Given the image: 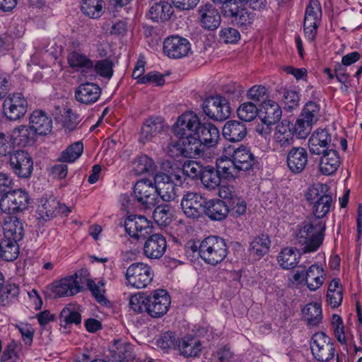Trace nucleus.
<instances>
[{
    "label": "nucleus",
    "mask_w": 362,
    "mask_h": 362,
    "mask_svg": "<svg viewBox=\"0 0 362 362\" xmlns=\"http://www.w3.org/2000/svg\"><path fill=\"white\" fill-rule=\"evenodd\" d=\"M321 154H322V156L319 164L320 171L326 175L334 173L341 163L337 151L334 149H329Z\"/></svg>",
    "instance_id": "30"
},
{
    "label": "nucleus",
    "mask_w": 362,
    "mask_h": 362,
    "mask_svg": "<svg viewBox=\"0 0 362 362\" xmlns=\"http://www.w3.org/2000/svg\"><path fill=\"white\" fill-rule=\"evenodd\" d=\"M157 344L165 351L174 349L177 346L176 336L173 332H165L158 339Z\"/></svg>",
    "instance_id": "60"
},
{
    "label": "nucleus",
    "mask_w": 362,
    "mask_h": 362,
    "mask_svg": "<svg viewBox=\"0 0 362 362\" xmlns=\"http://www.w3.org/2000/svg\"><path fill=\"white\" fill-rule=\"evenodd\" d=\"M313 124L298 117L294 124H291L293 134L298 139H305L310 133Z\"/></svg>",
    "instance_id": "54"
},
{
    "label": "nucleus",
    "mask_w": 362,
    "mask_h": 362,
    "mask_svg": "<svg viewBox=\"0 0 362 362\" xmlns=\"http://www.w3.org/2000/svg\"><path fill=\"white\" fill-rule=\"evenodd\" d=\"M201 122L198 116L192 111H187L182 113L173 125V131L177 137H183L185 135H196Z\"/></svg>",
    "instance_id": "15"
},
{
    "label": "nucleus",
    "mask_w": 362,
    "mask_h": 362,
    "mask_svg": "<svg viewBox=\"0 0 362 362\" xmlns=\"http://www.w3.org/2000/svg\"><path fill=\"white\" fill-rule=\"evenodd\" d=\"M132 346L127 342L115 341L112 347V357L117 362H122L132 357Z\"/></svg>",
    "instance_id": "46"
},
{
    "label": "nucleus",
    "mask_w": 362,
    "mask_h": 362,
    "mask_svg": "<svg viewBox=\"0 0 362 362\" xmlns=\"http://www.w3.org/2000/svg\"><path fill=\"white\" fill-rule=\"evenodd\" d=\"M343 300L342 286L339 279H333L328 285L327 302L332 308L341 305Z\"/></svg>",
    "instance_id": "38"
},
{
    "label": "nucleus",
    "mask_w": 362,
    "mask_h": 362,
    "mask_svg": "<svg viewBox=\"0 0 362 362\" xmlns=\"http://www.w3.org/2000/svg\"><path fill=\"white\" fill-rule=\"evenodd\" d=\"M245 7L243 0H230L223 6L222 11L225 16L235 18Z\"/></svg>",
    "instance_id": "59"
},
{
    "label": "nucleus",
    "mask_w": 362,
    "mask_h": 362,
    "mask_svg": "<svg viewBox=\"0 0 362 362\" xmlns=\"http://www.w3.org/2000/svg\"><path fill=\"white\" fill-rule=\"evenodd\" d=\"M154 221L160 226H166L170 222L171 214L168 206H158L153 213Z\"/></svg>",
    "instance_id": "57"
},
{
    "label": "nucleus",
    "mask_w": 362,
    "mask_h": 362,
    "mask_svg": "<svg viewBox=\"0 0 362 362\" xmlns=\"http://www.w3.org/2000/svg\"><path fill=\"white\" fill-rule=\"evenodd\" d=\"M302 315L310 327L317 326L322 320V308L317 303L307 304L302 310Z\"/></svg>",
    "instance_id": "39"
},
{
    "label": "nucleus",
    "mask_w": 362,
    "mask_h": 362,
    "mask_svg": "<svg viewBox=\"0 0 362 362\" xmlns=\"http://www.w3.org/2000/svg\"><path fill=\"white\" fill-rule=\"evenodd\" d=\"M223 175L220 173L218 168L216 170L214 168L207 166L205 167L201 174L200 179L202 185L205 188L209 189H214L220 185V178Z\"/></svg>",
    "instance_id": "43"
},
{
    "label": "nucleus",
    "mask_w": 362,
    "mask_h": 362,
    "mask_svg": "<svg viewBox=\"0 0 362 362\" xmlns=\"http://www.w3.org/2000/svg\"><path fill=\"white\" fill-rule=\"evenodd\" d=\"M36 137V135L28 125H19L14 128L10 134V139L13 147L31 146L35 142Z\"/></svg>",
    "instance_id": "25"
},
{
    "label": "nucleus",
    "mask_w": 362,
    "mask_h": 362,
    "mask_svg": "<svg viewBox=\"0 0 362 362\" xmlns=\"http://www.w3.org/2000/svg\"><path fill=\"white\" fill-rule=\"evenodd\" d=\"M163 127V124L158 118H150L146 120L141 127L139 141L145 144L158 134H159Z\"/></svg>",
    "instance_id": "37"
},
{
    "label": "nucleus",
    "mask_w": 362,
    "mask_h": 362,
    "mask_svg": "<svg viewBox=\"0 0 362 362\" xmlns=\"http://www.w3.org/2000/svg\"><path fill=\"white\" fill-rule=\"evenodd\" d=\"M87 286L90 291L95 300L100 304H106L107 300L105 297V281L103 280H87Z\"/></svg>",
    "instance_id": "52"
},
{
    "label": "nucleus",
    "mask_w": 362,
    "mask_h": 362,
    "mask_svg": "<svg viewBox=\"0 0 362 362\" xmlns=\"http://www.w3.org/2000/svg\"><path fill=\"white\" fill-rule=\"evenodd\" d=\"M63 117V127L69 132L74 130L80 122L78 115L71 110H67Z\"/></svg>",
    "instance_id": "62"
},
{
    "label": "nucleus",
    "mask_w": 362,
    "mask_h": 362,
    "mask_svg": "<svg viewBox=\"0 0 362 362\" xmlns=\"http://www.w3.org/2000/svg\"><path fill=\"white\" fill-rule=\"evenodd\" d=\"M93 67L96 73L100 76L108 78H111L112 75V66L110 61L107 59L98 61L95 65L93 64Z\"/></svg>",
    "instance_id": "64"
},
{
    "label": "nucleus",
    "mask_w": 362,
    "mask_h": 362,
    "mask_svg": "<svg viewBox=\"0 0 362 362\" xmlns=\"http://www.w3.org/2000/svg\"><path fill=\"white\" fill-rule=\"evenodd\" d=\"M305 280L310 291L317 290L325 281V272L323 268L317 264L311 265L306 272Z\"/></svg>",
    "instance_id": "33"
},
{
    "label": "nucleus",
    "mask_w": 362,
    "mask_h": 362,
    "mask_svg": "<svg viewBox=\"0 0 362 362\" xmlns=\"http://www.w3.org/2000/svg\"><path fill=\"white\" fill-rule=\"evenodd\" d=\"M185 148L182 145V139L179 137L177 140H171L166 146V151L170 157L176 158L180 156L185 157Z\"/></svg>",
    "instance_id": "61"
},
{
    "label": "nucleus",
    "mask_w": 362,
    "mask_h": 362,
    "mask_svg": "<svg viewBox=\"0 0 362 362\" xmlns=\"http://www.w3.org/2000/svg\"><path fill=\"white\" fill-rule=\"evenodd\" d=\"M228 206L229 208V212L236 216L243 215L247 209L245 201L239 196L230 202Z\"/></svg>",
    "instance_id": "63"
},
{
    "label": "nucleus",
    "mask_w": 362,
    "mask_h": 362,
    "mask_svg": "<svg viewBox=\"0 0 362 362\" xmlns=\"http://www.w3.org/2000/svg\"><path fill=\"white\" fill-rule=\"evenodd\" d=\"M156 166L153 160L148 156L144 155L140 156L136 163L135 171L138 174L153 173Z\"/></svg>",
    "instance_id": "56"
},
{
    "label": "nucleus",
    "mask_w": 362,
    "mask_h": 362,
    "mask_svg": "<svg viewBox=\"0 0 362 362\" xmlns=\"http://www.w3.org/2000/svg\"><path fill=\"white\" fill-rule=\"evenodd\" d=\"M103 0H83L81 11L91 18H98L103 13Z\"/></svg>",
    "instance_id": "49"
},
{
    "label": "nucleus",
    "mask_w": 362,
    "mask_h": 362,
    "mask_svg": "<svg viewBox=\"0 0 362 362\" xmlns=\"http://www.w3.org/2000/svg\"><path fill=\"white\" fill-rule=\"evenodd\" d=\"M320 110V107L317 103L308 101L304 105L299 117L313 125L319 119Z\"/></svg>",
    "instance_id": "51"
},
{
    "label": "nucleus",
    "mask_w": 362,
    "mask_h": 362,
    "mask_svg": "<svg viewBox=\"0 0 362 362\" xmlns=\"http://www.w3.org/2000/svg\"><path fill=\"white\" fill-rule=\"evenodd\" d=\"M101 95L100 86L93 83H84L75 90V98L77 102L90 105L96 103Z\"/></svg>",
    "instance_id": "20"
},
{
    "label": "nucleus",
    "mask_w": 362,
    "mask_h": 362,
    "mask_svg": "<svg viewBox=\"0 0 362 362\" xmlns=\"http://www.w3.org/2000/svg\"><path fill=\"white\" fill-rule=\"evenodd\" d=\"M124 226L128 234L134 238H146L152 233L151 222L144 216L128 217Z\"/></svg>",
    "instance_id": "18"
},
{
    "label": "nucleus",
    "mask_w": 362,
    "mask_h": 362,
    "mask_svg": "<svg viewBox=\"0 0 362 362\" xmlns=\"http://www.w3.org/2000/svg\"><path fill=\"white\" fill-rule=\"evenodd\" d=\"M134 195L139 206L144 209H151L159 202L155 184L150 180L142 179L136 182Z\"/></svg>",
    "instance_id": "6"
},
{
    "label": "nucleus",
    "mask_w": 362,
    "mask_h": 362,
    "mask_svg": "<svg viewBox=\"0 0 362 362\" xmlns=\"http://www.w3.org/2000/svg\"><path fill=\"white\" fill-rule=\"evenodd\" d=\"M325 223L322 220L303 222L296 236V244L304 253L316 251L324 239Z\"/></svg>",
    "instance_id": "2"
},
{
    "label": "nucleus",
    "mask_w": 362,
    "mask_h": 362,
    "mask_svg": "<svg viewBox=\"0 0 362 362\" xmlns=\"http://www.w3.org/2000/svg\"><path fill=\"white\" fill-rule=\"evenodd\" d=\"M205 115L216 121H223L230 115V108L228 100L220 95L207 98L202 104Z\"/></svg>",
    "instance_id": "11"
},
{
    "label": "nucleus",
    "mask_w": 362,
    "mask_h": 362,
    "mask_svg": "<svg viewBox=\"0 0 362 362\" xmlns=\"http://www.w3.org/2000/svg\"><path fill=\"white\" fill-rule=\"evenodd\" d=\"M332 137L327 130L320 129L315 130L308 140V147L311 153L320 155L327 151Z\"/></svg>",
    "instance_id": "23"
},
{
    "label": "nucleus",
    "mask_w": 362,
    "mask_h": 362,
    "mask_svg": "<svg viewBox=\"0 0 362 362\" xmlns=\"http://www.w3.org/2000/svg\"><path fill=\"white\" fill-rule=\"evenodd\" d=\"M237 114L241 120L250 122L256 117L257 108L256 105L251 102L244 103L238 108Z\"/></svg>",
    "instance_id": "55"
},
{
    "label": "nucleus",
    "mask_w": 362,
    "mask_h": 362,
    "mask_svg": "<svg viewBox=\"0 0 362 362\" xmlns=\"http://www.w3.org/2000/svg\"><path fill=\"white\" fill-rule=\"evenodd\" d=\"M179 351L185 357L197 356L202 350L200 340L192 336H185L177 345Z\"/></svg>",
    "instance_id": "34"
},
{
    "label": "nucleus",
    "mask_w": 362,
    "mask_h": 362,
    "mask_svg": "<svg viewBox=\"0 0 362 362\" xmlns=\"http://www.w3.org/2000/svg\"><path fill=\"white\" fill-rule=\"evenodd\" d=\"M308 155L303 147H293L287 154L286 163L288 169L295 174L303 171L308 164Z\"/></svg>",
    "instance_id": "24"
},
{
    "label": "nucleus",
    "mask_w": 362,
    "mask_h": 362,
    "mask_svg": "<svg viewBox=\"0 0 362 362\" xmlns=\"http://www.w3.org/2000/svg\"><path fill=\"white\" fill-rule=\"evenodd\" d=\"M203 169L197 162L188 160L183 164L182 173L192 179H195L201 176Z\"/></svg>",
    "instance_id": "58"
},
{
    "label": "nucleus",
    "mask_w": 362,
    "mask_h": 362,
    "mask_svg": "<svg viewBox=\"0 0 362 362\" xmlns=\"http://www.w3.org/2000/svg\"><path fill=\"white\" fill-rule=\"evenodd\" d=\"M190 50L189 41L178 35L167 37L163 42L164 53L172 59L183 58L188 55Z\"/></svg>",
    "instance_id": "17"
},
{
    "label": "nucleus",
    "mask_w": 362,
    "mask_h": 362,
    "mask_svg": "<svg viewBox=\"0 0 362 362\" xmlns=\"http://www.w3.org/2000/svg\"><path fill=\"white\" fill-rule=\"evenodd\" d=\"M206 199L197 192H187L181 200V207L184 214L190 218L202 217L205 211Z\"/></svg>",
    "instance_id": "14"
},
{
    "label": "nucleus",
    "mask_w": 362,
    "mask_h": 362,
    "mask_svg": "<svg viewBox=\"0 0 362 362\" xmlns=\"http://www.w3.org/2000/svg\"><path fill=\"white\" fill-rule=\"evenodd\" d=\"M322 7L318 0H310L306 6L303 22L305 37L313 41L316 36L317 28L322 18Z\"/></svg>",
    "instance_id": "9"
},
{
    "label": "nucleus",
    "mask_w": 362,
    "mask_h": 362,
    "mask_svg": "<svg viewBox=\"0 0 362 362\" xmlns=\"http://www.w3.org/2000/svg\"><path fill=\"white\" fill-rule=\"evenodd\" d=\"M182 182V176L178 173H158L154 177V184L158 197L164 202L174 200L178 194L179 187Z\"/></svg>",
    "instance_id": "5"
},
{
    "label": "nucleus",
    "mask_w": 362,
    "mask_h": 362,
    "mask_svg": "<svg viewBox=\"0 0 362 362\" xmlns=\"http://www.w3.org/2000/svg\"><path fill=\"white\" fill-rule=\"evenodd\" d=\"M300 254L296 248L285 247L277 256V262L284 269L295 268L299 262Z\"/></svg>",
    "instance_id": "35"
},
{
    "label": "nucleus",
    "mask_w": 362,
    "mask_h": 362,
    "mask_svg": "<svg viewBox=\"0 0 362 362\" xmlns=\"http://www.w3.org/2000/svg\"><path fill=\"white\" fill-rule=\"evenodd\" d=\"M222 133L226 139L232 142H238L245 137L247 128L245 124L240 122L229 120L224 124Z\"/></svg>",
    "instance_id": "28"
},
{
    "label": "nucleus",
    "mask_w": 362,
    "mask_h": 362,
    "mask_svg": "<svg viewBox=\"0 0 362 362\" xmlns=\"http://www.w3.org/2000/svg\"><path fill=\"white\" fill-rule=\"evenodd\" d=\"M9 163L13 173L20 177H29L33 173V158L25 151L18 150L11 154Z\"/></svg>",
    "instance_id": "16"
},
{
    "label": "nucleus",
    "mask_w": 362,
    "mask_h": 362,
    "mask_svg": "<svg viewBox=\"0 0 362 362\" xmlns=\"http://www.w3.org/2000/svg\"><path fill=\"white\" fill-rule=\"evenodd\" d=\"M83 144L81 141H76L69 146L60 155L59 160L64 163H73L83 153Z\"/></svg>",
    "instance_id": "50"
},
{
    "label": "nucleus",
    "mask_w": 362,
    "mask_h": 362,
    "mask_svg": "<svg viewBox=\"0 0 362 362\" xmlns=\"http://www.w3.org/2000/svg\"><path fill=\"white\" fill-rule=\"evenodd\" d=\"M270 245L269 236L262 234L255 237L250 243V252L252 255L261 257L269 252Z\"/></svg>",
    "instance_id": "45"
},
{
    "label": "nucleus",
    "mask_w": 362,
    "mask_h": 362,
    "mask_svg": "<svg viewBox=\"0 0 362 362\" xmlns=\"http://www.w3.org/2000/svg\"><path fill=\"white\" fill-rule=\"evenodd\" d=\"M199 15L201 23L206 29L214 30L219 26L221 16L213 5L205 4L201 6Z\"/></svg>",
    "instance_id": "31"
},
{
    "label": "nucleus",
    "mask_w": 362,
    "mask_h": 362,
    "mask_svg": "<svg viewBox=\"0 0 362 362\" xmlns=\"http://www.w3.org/2000/svg\"><path fill=\"white\" fill-rule=\"evenodd\" d=\"M281 114L279 105L272 100L264 101L259 110L261 120L268 126L277 122L281 119Z\"/></svg>",
    "instance_id": "27"
},
{
    "label": "nucleus",
    "mask_w": 362,
    "mask_h": 362,
    "mask_svg": "<svg viewBox=\"0 0 362 362\" xmlns=\"http://www.w3.org/2000/svg\"><path fill=\"white\" fill-rule=\"evenodd\" d=\"M255 164V156L243 145L239 147L224 146L222 155L216 159V167L220 173L228 180H235L241 173L252 170Z\"/></svg>",
    "instance_id": "1"
},
{
    "label": "nucleus",
    "mask_w": 362,
    "mask_h": 362,
    "mask_svg": "<svg viewBox=\"0 0 362 362\" xmlns=\"http://www.w3.org/2000/svg\"><path fill=\"white\" fill-rule=\"evenodd\" d=\"M148 295L143 293L133 295L129 298V307L136 313L146 312L148 314Z\"/></svg>",
    "instance_id": "53"
},
{
    "label": "nucleus",
    "mask_w": 362,
    "mask_h": 362,
    "mask_svg": "<svg viewBox=\"0 0 362 362\" xmlns=\"http://www.w3.org/2000/svg\"><path fill=\"white\" fill-rule=\"evenodd\" d=\"M78 277L76 273L52 284L51 290L54 296L64 297L78 293L81 290Z\"/></svg>",
    "instance_id": "19"
},
{
    "label": "nucleus",
    "mask_w": 362,
    "mask_h": 362,
    "mask_svg": "<svg viewBox=\"0 0 362 362\" xmlns=\"http://www.w3.org/2000/svg\"><path fill=\"white\" fill-rule=\"evenodd\" d=\"M229 213V208L221 199L206 200L204 214L212 221H222Z\"/></svg>",
    "instance_id": "29"
},
{
    "label": "nucleus",
    "mask_w": 362,
    "mask_h": 362,
    "mask_svg": "<svg viewBox=\"0 0 362 362\" xmlns=\"http://www.w3.org/2000/svg\"><path fill=\"white\" fill-rule=\"evenodd\" d=\"M28 126L36 136L47 135L52 131V120L45 112L35 110L30 116Z\"/></svg>",
    "instance_id": "21"
},
{
    "label": "nucleus",
    "mask_w": 362,
    "mask_h": 362,
    "mask_svg": "<svg viewBox=\"0 0 362 362\" xmlns=\"http://www.w3.org/2000/svg\"><path fill=\"white\" fill-rule=\"evenodd\" d=\"M173 12V8L168 2L160 1L151 6L149 16L154 21H165L170 19Z\"/></svg>",
    "instance_id": "42"
},
{
    "label": "nucleus",
    "mask_w": 362,
    "mask_h": 362,
    "mask_svg": "<svg viewBox=\"0 0 362 362\" xmlns=\"http://www.w3.org/2000/svg\"><path fill=\"white\" fill-rule=\"evenodd\" d=\"M67 61L71 68L80 70L83 72H88L93 68V62L86 55L74 51L67 56Z\"/></svg>",
    "instance_id": "40"
},
{
    "label": "nucleus",
    "mask_w": 362,
    "mask_h": 362,
    "mask_svg": "<svg viewBox=\"0 0 362 362\" xmlns=\"http://www.w3.org/2000/svg\"><path fill=\"white\" fill-rule=\"evenodd\" d=\"M171 298L163 289H157L148 295V315L153 318L164 316L170 307Z\"/></svg>",
    "instance_id": "13"
},
{
    "label": "nucleus",
    "mask_w": 362,
    "mask_h": 362,
    "mask_svg": "<svg viewBox=\"0 0 362 362\" xmlns=\"http://www.w3.org/2000/svg\"><path fill=\"white\" fill-rule=\"evenodd\" d=\"M327 185L317 183L310 187L306 193V200L313 204V213L315 220H321L330 211L333 205L332 195L328 193Z\"/></svg>",
    "instance_id": "3"
},
{
    "label": "nucleus",
    "mask_w": 362,
    "mask_h": 362,
    "mask_svg": "<svg viewBox=\"0 0 362 362\" xmlns=\"http://www.w3.org/2000/svg\"><path fill=\"white\" fill-rule=\"evenodd\" d=\"M19 255L18 242L4 237L0 240V259L7 262L15 260Z\"/></svg>",
    "instance_id": "41"
},
{
    "label": "nucleus",
    "mask_w": 362,
    "mask_h": 362,
    "mask_svg": "<svg viewBox=\"0 0 362 362\" xmlns=\"http://www.w3.org/2000/svg\"><path fill=\"white\" fill-rule=\"evenodd\" d=\"M227 247L225 240L217 236H209L200 243L199 254L206 264L216 265L221 262L227 255Z\"/></svg>",
    "instance_id": "4"
},
{
    "label": "nucleus",
    "mask_w": 362,
    "mask_h": 362,
    "mask_svg": "<svg viewBox=\"0 0 362 362\" xmlns=\"http://www.w3.org/2000/svg\"><path fill=\"white\" fill-rule=\"evenodd\" d=\"M40 203L37 207V212L40 218L47 220L55 216L59 202L54 198L42 199Z\"/></svg>",
    "instance_id": "48"
},
{
    "label": "nucleus",
    "mask_w": 362,
    "mask_h": 362,
    "mask_svg": "<svg viewBox=\"0 0 362 362\" xmlns=\"http://www.w3.org/2000/svg\"><path fill=\"white\" fill-rule=\"evenodd\" d=\"M28 102L21 93L9 94L3 103V114L10 121H16L26 113Z\"/></svg>",
    "instance_id": "12"
},
{
    "label": "nucleus",
    "mask_w": 362,
    "mask_h": 362,
    "mask_svg": "<svg viewBox=\"0 0 362 362\" xmlns=\"http://www.w3.org/2000/svg\"><path fill=\"white\" fill-rule=\"evenodd\" d=\"M196 135L199 136L202 144L207 147L215 146L220 139L218 129L211 123H201Z\"/></svg>",
    "instance_id": "32"
},
{
    "label": "nucleus",
    "mask_w": 362,
    "mask_h": 362,
    "mask_svg": "<svg viewBox=\"0 0 362 362\" xmlns=\"http://www.w3.org/2000/svg\"><path fill=\"white\" fill-rule=\"evenodd\" d=\"M81 322V316L77 308L74 305L65 307L60 313V325L66 327L72 324L78 325Z\"/></svg>",
    "instance_id": "47"
},
{
    "label": "nucleus",
    "mask_w": 362,
    "mask_h": 362,
    "mask_svg": "<svg viewBox=\"0 0 362 362\" xmlns=\"http://www.w3.org/2000/svg\"><path fill=\"white\" fill-rule=\"evenodd\" d=\"M4 237L18 242L23 236V223L16 217H8L3 225Z\"/></svg>",
    "instance_id": "36"
},
{
    "label": "nucleus",
    "mask_w": 362,
    "mask_h": 362,
    "mask_svg": "<svg viewBox=\"0 0 362 362\" xmlns=\"http://www.w3.org/2000/svg\"><path fill=\"white\" fill-rule=\"evenodd\" d=\"M182 139L186 158L201 155L204 145L198 135H185Z\"/></svg>",
    "instance_id": "44"
},
{
    "label": "nucleus",
    "mask_w": 362,
    "mask_h": 362,
    "mask_svg": "<svg viewBox=\"0 0 362 362\" xmlns=\"http://www.w3.org/2000/svg\"><path fill=\"white\" fill-rule=\"evenodd\" d=\"M166 247L163 235L158 233L151 235L144 244V255L149 259H159L164 255Z\"/></svg>",
    "instance_id": "22"
},
{
    "label": "nucleus",
    "mask_w": 362,
    "mask_h": 362,
    "mask_svg": "<svg viewBox=\"0 0 362 362\" xmlns=\"http://www.w3.org/2000/svg\"><path fill=\"white\" fill-rule=\"evenodd\" d=\"M313 357L320 362H327L334 356L335 349L331 339L322 332L315 333L310 340Z\"/></svg>",
    "instance_id": "10"
},
{
    "label": "nucleus",
    "mask_w": 362,
    "mask_h": 362,
    "mask_svg": "<svg viewBox=\"0 0 362 362\" xmlns=\"http://www.w3.org/2000/svg\"><path fill=\"white\" fill-rule=\"evenodd\" d=\"M293 136L291 123L288 120H283L275 127L274 132V144L277 147L286 148L293 144L294 141Z\"/></svg>",
    "instance_id": "26"
},
{
    "label": "nucleus",
    "mask_w": 362,
    "mask_h": 362,
    "mask_svg": "<svg viewBox=\"0 0 362 362\" xmlns=\"http://www.w3.org/2000/svg\"><path fill=\"white\" fill-rule=\"evenodd\" d=\"M29 199V195L25 190H11L1 197L0 209L2 212L10 214L22 212L28 208Z\"/></svg>",
    "instance_id": "8"
},
{
    "label": "nucleus",
    "mask_w": 362,
    "mask_h": 362,
    "mask_svg": "<svg viewBox=\"0 0 362 362\" xmlns=\"http://www.w3.org/2000/svg\"><path fill=\"white\" fill-rule=\"evenodd\" d=\"M125 278L128 285L141 289L148 286L153 279L150 266L143 262L133 263L126 270Z\"/></svg>",
    "instance_id": "7"
}]
</instances>
